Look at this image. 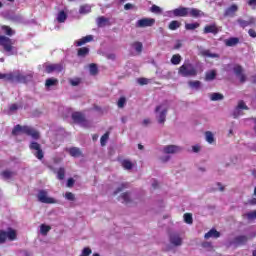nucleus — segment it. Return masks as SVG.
Wrapping results in <instances>:
<instances>
[{
  "label": "nucleus",
  "instance_id": "774afa93",
  "mask_svg": "<svg viewBox=\"0 0 256 256\" xmlns=\"http://www.w3.org/2000/svg\"><path fill=\"white\" fill-rule=\"evenodd\" d=\"M150 124V119H144L143 120V125L144 126H147V125H149Z\"/></svg>",
  "mask_w": 256,
  "mask_h": 256
},
{
  "label": "nucleus",
  "instance_id": "39448f33",
  "mask_svg": "<svg viewBox=\"0 0 256 256\" xmlns=\"http://www.w3.org/2000/svg\"><path fill=\"white\" fill-rule=\"evenodd\" d=\"M15 40H11L10 38L0 35V46L3 47L4 51L10 53L14 49Z\"/></svg>",
  "mask_w": 256,
  "mask_h": 256
},
{
  "label": "nucleus",
  "instance_id": "f704fd0d",
  "mask_svg": "<svg viewBox=\"0 0 256 256\" xmlns=\"http://www.w3.org/2000/svg\"><path fill=\"white\" fill-rule=\"evenodd\" d=\"M180 62H182V56H180V54H174L170 59V63H172V65H179Z\"/></svg>",
  "mask_w": 256,
  "mask_h": 256
},
{
  "label": "nucleus",
  "instance_id": "f03ea898",
  "mask_svg": "<svg viewBox=\"0 0 256 256\" xmlns=\"http://www.w3.org/2000/svg\"><path fill=\"white\" fill-rule=\"evenodd\" d=\"M178 75L183 78L195 77L198 75V70L192 63L187 62L178 68Z\"/></svg>",
  "mask_w": 256,
  "mask_h": 256
},
{
  "label": "nucleus",
  "instance_id": "e2e57ef3",
  "mask_svg": "<svg viewBox=\"0 0 256 256\" xmlns=\"http://www.w3.org/2000/svg\"><path fill=\"white\" fill-rule=\"evenodd\" d=\"M247 4L249 7H256V0H248Z\"/></svg>",
  "mask_w": 256,
  "mask_h": 256
},
{
  "label": "nucleus",
  "instance_id": "c03bdc74",
  "mask_svg": "<svg viewBox=\"0 0 256 256\" xmlns=\"http://www.w3.org/2000/svg\"><path fill=\"white\" fill-rule=\"evenodd\" d=\"M91 10H92V8H90L89 5H82V6H80L79 13L87 14V13H90Z\"/></svg>",
  "mask_w": 256,
  "mask_h": 256
},
{
  "label": "nucleus",
  "instance_id": "69168bd1",
  "mask_svg": "<svg viewBox=\"0 0 256 256\" xmlns=\"http://www.w3.org/2000/svg\"><path fill=\"white\" fill-rule=\"evenodd\" d=\"M248 204L252 206L256 205V198H252L251 200H248Z\"/></svg>",
  "mask_w": 256,
  "mask_h": 256
},
{
  "label": "nucleus",
  "instance_id": "6e6d98bb",
  "mask_svg": "<svg viewBox=\"0 0 256 256\" xmlns=\"http://www.w3.org/2000/svg\"><path fill=\"white\" fill-rule=\"evenodd\" d=\"M65 199L69 201H75V196L72 192H66L65 193Z\"/></svg>",
  "mask_w": 256,
  "mask_h": 256
},
{
  "label": "nucleus",
  "instance_id": "5fc2aeb1",
  "mask_svg": "<svg viewBox=\"0 0 256 256\" xmlns=\"http://www.w3.org/2000/svg\"><path fill=\"white\" fill-rule=\"evenodd\" d=\"M150 11H151V13L160 14L161 8L158 7L156 4H153V6H151V8H150Z\"/></svg>",
  "mask_w": 256,
  "mask_h": 256
},
{
  "label": "nucleus",
  "instance_id": "c756f323",
  "mask_svg": "<svg viewBox=\"0 0 256 256\" xmlns=\"http://www.w3.org/2000/svg\"><path fill=\"white\" fill-rule=\"evenodd\" d=\"M216 76H217L216 70H210V71L206 72L204 80L205 81H213L216 79Z\"/></svg>",
  "mask_w": 256,
  "mask_h": 256
},
{
  "label": "nucleus",
  "instance_id": "8fccbe9b",
  "mask_svg": "<svg viewBox=\"0 0 256 256\" xmlns=\"http://www.w3.org/2000/svg\"><path fill=\"white\" fill-rule=\"evenodd\" d=\"M206 141L208 144H213L214 142V135L210 131H206Z\"/></svg>",
  "mask_w": 256,
  "mask_h": 256
},
{
  "label": "nucleus",
  "instance_id": "ddd939ff",
  "mask_svg": "<svg viewBox=\"0 0 256 256\" xmlns=\"http://www.w3.org/2000/svg\"><path fill=\"white\" fill-rule=\"evenodd\" d=\"M170 244L173 246H182L183 238L178 233H172L169 237Z\"/></svg>",
  "mask_w": 256,
  "mask_h": 256
},
{
  "label": "nucleus",
  "instance_id": "9d476101",
  "mask_svg": "<svg viewBox=\"0 0 256 256\" xmlns=\"http://www.w3.org/2000/svg\"><path fill=\"white\" fill-rule=\"evenodd\" d=\"M233 72H234V75L237 76V78L241 84L246 83L247 76H246V74H244V69H243L242 65H234Z\"/></svg>",
  "mask_w": 256,
  "mask_h": 256
},
{
  "label": "nucleus",
  "instance_id": "bb28decb",
  "mask_svg": "<svg viewBox=\"0 0 256 256\" xmlns=\"http://www.w3.org/2000/svg\"><path fill=\"white\" fill-rule=\"evenodd\" d=\"M69 155H71L74 158H79L82 156L81 149H79L77 147L69 148Z\"/></svg>",
  "mask_w": 256,
  "mask_h": 256
},
{
  "label": "nucleus",
  "instance_id": "aec40b11",
  "mask_svg": "<svg viewBox=\"0 0 256 256\" xmlns=\"http://www.w3.org/2000/svg\"><path fill=\"white\" fill-rule=\"evenodd\" d=\"M188 15L191 18H200L205 16V13H203L201 10H198L197 8H189Z\"/></svg>",
  "mask_w": 256,
  "mask_h": 256
},
{
  "label": "nucleus",
  "instance_id": "338daca9",
  "mask_svg": "<svg viewBox=\"0 0 256 256\" xmlns=\"http://www.w3.org/2000/svg\"><path fill=\"white\" fill-rule=\"evenodd\" d=\"M199 150H201V148L198 145L192 147V151H194V153H198Z\"/></svg>",
  "mask_w": 256,
  "mask_h": 256
},
{
  "label": "nucleus",
  "instance_id": "ea45409f",
  "mask_svg": "<svg viewBox=\"0 0 256 256\" xmlns=\"http://www.w3.org/2000/svg\"><path fill=\"white\" fill-rule=\"evenodd\" d=\"M132 47H134L135 51L138 52V54L142 53L143 44L141 42H134V43H132Z\"/></svg>",
  "mask_w": 256,
  "mask_h": 256
},
{
  "label": "nucleus",
  "instance_id": "13d9d810",
  "mask_svg": "<svg viewBox=\"0 0 256 256\" xmlns=\"http://www.w3.org/2000/svg\"><path fill=\"white\" fill-rule=\"evenodd\" d=\"M70 83H71L72 87H77L79 84H81V79L71 80Z\"/></svg>",
  "mask_w": 256,
  "mask_h": 256
},
{
  "label": "nucleus",
  "instance_id": "09e8293b",
  "mask_svg": "<svg viewBox=\"0 0 256 256\" xmlns=\"http://www.w3.org/2000/svg\"><path fill=\"white\" fill-rule=\"evenodd\" d=\"M90 74H91L92 76H96V75L98 74V67H97V65L94 64V63H91V64H90Z\"/></svg>",
  "mask_w": 256,
  "mask_h": 256
},
{
  "label": "nucleus",
  "instance_id": "de8ad7c7",
  "mask_svg": "<svg viewBox=\"0 0 256 256\" xmlns=\"http://www.w3.org/2000/svg\"><path fill=\"white\" fill-rule=\"evenodd\" d=\"M189 87H191L192 89H199L201 87V82H199L198 80L196 81H191L188 82Z\"/></svg>",
  "mask_w": 256,
  "mask_h": 256
},
{
  "label": "nucleus",
  "instance_id": "a18cd8bd",
  "mask_svg": "<svg viewBox=\"0 0 256 256\" xmlns=\"http://www.w3.org/2000/svg\"><path fill=\"white\" fill-rule=\"evenodd\" d=\"M184 222L189 225L193 224V214H189V213L184 214Z\"/></svg>",
  "mask_w": 256,
  "mask_h": 256
},
{
  "label": "nucleus",
  "instance_id": "f257e3e1",
  "mask_svg": "<svg viewBox=\"0 0 256 256\" xmlns=\"http://www.w3.org/2000/svg\"><path fill=\"white\" fill-rule=\"evenodd\" d=\"M19 133L30 136L31 139H34L35 141L40 140V132L31 126L16 125L14 129H12V135L18 136Z\"/></svg>",
  "mask_w": 256,
  "mask_h": 256
},
{
  "label": "nucleus",
  "instance_id": "5701e85b",
  "mask_svg": "<svg viewBox=\"0 0 256 256\" xmlns=\"http://www.w3.org/2000/svg\"><path fill=\"white\" fill-rule=\"evenodd\" d=\"M93 41V35H87L83 37L82 39L75 42L76 47H81L82 45H85L86 43H90Z\"/></svg>",
  "mask_w": 256,
  "mask_h": 256
},
{
  "label": "nucleus",
  "instance_id": "6ab92c4d",
  "mask_svg": "<svg viewBox=\"0 0 256 256\" xmlns=\"http://www.w3.org/2000/svg\"><path fill=\"white\" fill-rule=\"evenodd\" d=\"M182 149L179 146L176 145H167L164 148V153L165 154H175L179 153Z\"/></svg>",
  "mask_w": 256,
  "mask_h": 256
},
{
  "label": "nucleus",
  "instance_id": "4d7b16f0",
  "mask_svg": "<svg viewBox=\"0 0 256 256\" xmlns=\"http://www.w3.org/2000/svg\"><path fill=\"white\" fill-rule=\"evenodd\" d=\"M138 84H139L140 86L147 85V84H149V79H146V78H139V79H138Z\"/></svg>",
  "mask_w": 256,
  "mask_h": 256
},
{
  "label": "nucleus",
  "instance_id": "58836bf2",
  "mask_svg": "<svg viewBox=\"0 0 256 256\" xmlns=\"http://www.w3.org/2000/svg\"><path fill=\"white\" fill-rule=\"evenodd\" d=\"M224 99L223 94L214 92L211 94V101H222Z\"/></svg>",
  "mask_w": 256,
  "mask_h": 256
},
{
  "label": "nucleus",
  "instance_id": "f8f14e48",
  "mask_svg": "<svg viewBox=\"0 0 256 256\" xmlns=\"http://www.w3.org/2000/svg\"><path fill=\"white\" fill-rule=\"evenodd\" d=\"M63 69H64V66L62 63L49 64V65H46L45 72L48 74H51L54 72L61 73Z\"/></svg>",
  "mask_w": 256,
  "mask_h": 256
},
{
  "label": "nucleus",
  "instance_id": "dca6fc26",
  "mask_svg": "<svg viewBox=\"0 0 256 256\" xmlns=\"http://www.w3.org/2000/svg\"><path fill=\"white\" fill-rule=\"evenodd\" d=\"M237 23L241 28L245 29L247 26L255 25V18L249 17L248 21H245L242 18H238Z\"/></svg>",
  "mask_w": 256,
  "mask_h": 256
},
{
  "label": "nucleus",
  "instance_id": "4be33fe9",
  "mask_svg": "<svg viewBox=\"0 0 256 256\" xmlns=\"http://www.w3.org/2000/svg\"><path fill=\"white\" fill-rule=\"evenodd\" d=\"M248 242V237L241 235V236H236L233 239V243L238 245V246H242L244 244H246Z\"/></svg>",
  "mask_w": 256,
  "mask_h": 256
},
{
  "label": "nucleus",
  "instance_id": "6e6552de",
  "mask_svg": "<svg viewBox=\"0 0 256 256\" xmlns=\"http://www.w3.org/2000/svg\"><path fill=\"white\" fill-rule=\"evenodd\" d=\"M38 201L44 204H55L56 201L52 197L48 196V192L45 190H39L38 195H37Z\"/></svg>",
  "mask_w": 256,
  "mask_h": 256
},
{
  "label": "nucleus",
  "instance_id": "a211bd4d",
  "mask_svg": "<svg viewBox=\"0 0 256 256\" xmlns=\"http://www.w3.org/2000/svg\"><path fill=\"white\" fill-rule=\"evenodd\" d=\"M72 120L78 124H83L86 122L85 116L81 112L72 113Z\"/></svg>",
  "mask_w": 256,
  "mask_h": 256
},
{
  "label": "nucleus",
  "instance_id": "f3484780",
  "mask_svg": "<svg viewBox=\"0 0 256 256\" xmlns=\"http://www.w3.org/2000/svg\"><path fill=\"white\" fill-rule=\"evenodd\" d=\"M203 33L217 35L218 27L216 24L206 25V26H204Z\"/></svg>",
  "mask_w": 256,
  "mask_h": 256
},
{
  "label": "nucleus",
  "instance_id": "052dcab7",
  "mask_svg": "<svg viewBox=\"0 0 256 256\" xmlns=\"http://www.w3.org/2000/svg\"><path fill=\"white\" fill-rule=\"evenodd\" d=\"M248 35H249V37H252V38H256V32H255V30H253V29H249L248 30Z\"/></svg>",
  "mask_w": 256,
  "mask_h": 256
},
{
  "label": "nucleus",
  "instance_id": "864d4df0",
  "mask_svg": "<svg viewBox=\"0 0 256 256\" xmlns=\"http://www.w3.org/2000/svg\"><path fill=\"white\" fill-rule=\"evenodd\" d=\"M92 255V249H90L89 247H84V249L82 250V254H80V256H90Z\"/></svg>",
  "mask_w": 256,
  "mask_h": 256
},
{
  "label": "nucleus",
  "instance_id": "0eeeda50",
  "mask_svg": "<svg viewBox=\"0 0 256 256\" xmlns=\"http://www.w3.org/2000/svg\"><path fill=\"white\" fill-rule=\"evenodd\" d=\"M248 106L246 105V102L243 100L238 101L237 106L234 108L232 117L233 119H238L240 116L243 115V110L248 111Z\"/></svg>",
  "mask_w": 256,
  "mask_h": 256
},
{
  "label": "nucleus",
  "instance_id": "72a5a7b5",
  "mask_svg": "<svg viewBox=\"0 0 256 256\" xmlns=\"http://www.w3.org/2000/svg\"><path fill=\"white\" fill-rule=\"evenodd\" d=\"M58 83H59V81L57 79L49 78V79H46L45 87L46 88H51L53 86H56Z\"/></svg>",
  "mask_w": 256,
  "mask_h": 256
},
{
  "label": "nucleus",
  "instance_id": "49530a36",
  "mask_svg": "<svg viewBox=\"0 0 256 256\" xmlns=\"http://www.w3.org/2000/svg\"><path fill=\"white\" fill-rule=\"evenodd\" d=\"M243 218H247L248 220L256 219V210L255 211H250L247 214L243 215Z\"/></svg>",
  "mask_w": 256,
  "mask_h": 256
},
{
  "label": "nucleus",
  "instance_id": "393cba45",
  "mask_svg": "<svg viewBox=\"0 0 256 256\" xmlns=\"http://www.w3.org/2000/svg\"><path fill=\"white\" fill-rule=\"evenodd\" d=\"M200 55L202 57H208V58H211V59H218V58H220L219 54L212 53V52H210V50H202V52H200Z\"/></svg>",
  "mask_w": 256,
  "mask_h": 256
},
{
  "label": "nucleus",
  "instance_id": "0e129e2a",
  "mask_svg": "<svg viewBox=\"0 0 256 256\" xmlns=\"http://www.w3.org/2000/svg\"><path fill=\"white\" fill-rule=\"evenodd\" d=\"M133 9V4L127 3L124 5V10H132Z\"/></svg>",
  "mask_w": 256,
  "mask_h": 256
},
{
  "label": "nucleus",
  "instance_id": "7ed1b4c3",
  "mask_svg": "<svg viewBox=\"0 0 256 256\" xmlns=\"http://www.w3.org/2000/svg\"><path fill=\"white\" fill-rule=\"evenodd\" d=\"M31 79H32V75H23L19 71L11 72L7 74V77H6V81L18 82L23 84H26Z\"/></svg>",
  "mask_w": 256,
  "mask_h": 256
},
{
  "label": "nucleus",
  "instance_id": "2f4dec72",
  "mask_svg": "<svg viewBox=\"0 0 256 256\" xmlns=\"http://www.w3.org/2000/svg\"><path fill=\"white\" fill-rule=\"evenodd\" d=\"M1 30H3L5 35H7L9 37H11L15 34V31L10 26H7V25L1 26Z\"/></svg>",
  "mask_w": 256,
  "mask_h": 256
},
{
  "label": "nucleus",
  "instance_id": "412c9836",
  "mask_svg": "<svg viewBox=\"0 0 256 256\" xmlns=\"http://www.w3.org/2000/svg\"><path fill=\"white\" fill-rule=\"evenodd\" d=\"M17 175V172L11 171V170H4L0 172V176L4 179V180H11L13 179L14 176Z\"/></svg>",
  "mask_w": 256,
  "mask_h": 256
},
{
  "label": "nucleus",
  "instance_id": "a878e982",
  "mask_svg": "<svg viewBox=\"0 0 256 256\" xmlns=\"http://www.w3.org/2000/svg\"><path fill=\"white\" fill-rule=\"evenodd\" d=\"M239 42H240L239 38H236V37H232L224 41L226 47H234L238 45Z\"/></svg>",
  "mask_w": 256,
  "mask_h": 256
},
{
  "label": "nucleus",
  "instance_id": "c9c22d12",
  "mask_svg": "<svg viewBox=\"0 0 256 256\" xmlns=\"http://www.w3.org/2000/svg\"><path fill=\"white\" fill-rule=\"evenodd\" d=\"M180 26H182V24L179 21L174 20L170 21L168 28L170 31H175L176 29H179Z\"/></svg>",
  "mask_w": 256,
  "mask_h": 256
},
{
  "label": "nucleus",
  "instance_id": "20e7f679",
  "mask_svg": "<svg viewBox=\"0 0 256 256\" xmlns=\"http://www.w3.org/2000/svg\"><path fill=\"white\" fill-rule=\"evenodd\" d=\"M16 241L17 240V230L13 228H7V231L0 230V244L6 243V241Z\"/></svg>",
  "mask_w": 256,
  "mask_h": 256
},
{
  "label": "nucleus",
  "instance_id": "b1692460",
  "mask_svg": "<svg viewBox=\"0 0 256 256\" xmlns=\"http://www.w3.org/2000/svg\"><path fill=\"white\" fill-rule=\"evenodd\" d=\"M210 238H220V232H218L216 229H211L206 234H204V239L208 240Z\"/></svg>",
  "mask_w": 256,
  "mask_h": 256
},
{
  "label": "nucleus",
  "instance_id": "cd10ccee",
  "mask_svg": "<svg viewBox=\"0 0 256 256\" xmlns=\"http://www.w3.org/2000/svg\"><path fill=\"white\" fill-rule=\"evenodd\" d=\"M106 25H109V19L108 18H105L104 16H100V17L97 18V26L99 28H103Z\"/></svg>",
  "mask_w": 256,
  "mask_h": 256
},
{
  "label": "nucleus",
  "instance_id": "7c9ffc66",
  "mask_svg": "<svg viewBox=\"0 0 256 256\" xmlns=\"http://www.w3.org/2000/svg\"><path fill=\"white\" fill-rule=\"evenodd\" d=\"M57 22L58 23H64L66 22L67 20V14L66 12H64V10H61L60 12H58V15H57Z\"/></svg>",
  "mask_w": 256,
  "mask_h": 256
},
{
  "label": "nucleus",
  "instance_id": "2eb2a0df",
  "mask_svg": "<svg viewBox=\"0 0 256 256\" xmlns=\"http://www.w3.org/2000/svg\"><path fill=\"white\" fill-rule=\"evenodd\" d=\"M238 10L239 7L237 6V4H232L228 8H226L224 12V17L234 18Z\"/></svg>",
  "mask_w": 256,
  "mask_h": 256
},
{
  "label": "nucleus",
  "instance_id": "9b49d317",
  "mask_svg": "<svg viewBox=\"0 0 256 256\" xmlns=\"http://www.w3.org/2000/svg\"><path fill=\"white\" fill-rule=\"evenodd\" d=\"M155 23H156V19L154 18H142L136 22V27L138 28L152 27Z\"/></svg>",
  "mask_w": 256,
  "mask_h": 256
},
{
  "label": "nucleus",
  "instance_id": "37998d69",
  "mask_svg": "<svg viewBox=\"0 0 256 256\" xmlns=\"http://www.w3.org/2000/svg\"><path fill=\"white\" fill-rule=\"evenodd\" d=\"M65 174H66V171L64 170L63 167L58 168L57 179L58 180H64Z\"/></svg>",
  "mask_w": 256,
  "mask_h": 256
},
{
  "label": "nucleus",
  "instance_id": "c85d7f7f",
  "mask_svg": "<svg viewBox=\"0 0 256 256\" xmlns=\"http://www.w3.org/2000/svg\"><path fill=\"white\" fill-rule=\"evenodd\" d=\"M52 230L50 225L47 224H41V226H39V231L41 233V235L47 236L48 233Z\"/></svg>",
  "mask_w": 256,
  "mask_h": 256
},
{
  "label": "nucleus",
  "instance_id": "423d86ee",
  "mask_svg": "<svg viewBox=\"0 0 256 256\" xmlns=\"http://www.w3.org/2000/svg\"><path fill=\"white\" fill-rule=\"evenodd\" d=\"M159 112V113H158ZM155 113L157 114V120L159 124H164L167 118L168 108L164 104L155 107Z\"/></svg>",
  "mask_w": 256,
  "mask_h": 256
},
{
  "label": "nucleus",
  "instance_id": "473e14b6",
  "mask_svg": "<svg viewBox=\"0 0 256 256\" xmlns=\"http://www.w3.org/2000/svg\"><path fill=\"white\" fill-rule=\"evenodd\" d=\"M199 26H201V24H199L198 22L186 23L185 24V30H187V31H194L195 29H198Z\"/></svg>",
  "mask_w": 256,
  "mask_h": 256
},
{
  "label": "nucleus",
  "instance_id": "bf43d9fd",
  "mask_svg": "<svg viewBox=\"0 0 256 256\" xmlns=\"http://www.w3.org/2000/svg\"><path fill=\"white\" fill-rule=\"evenodd\" d=\"M74 184H75V181H74L73 178H69V179L67 180V187H68V188H72V187L74 186Z\"/></svg>",
  "mask_w": 256,
  "mask_h": 256
},
{
  "label": "nucleus",
  "instance_id": "603ef678",
  "mask_svg": "<svg viewBox=\"0 0 256 256\" xmlns=\"http://www.w3.org/2000/svg\"><path fill=\"white\" fill-rule=\"evenodd\" d=\"M124 105H126V98L124 97L119 98L117 102L118 108L123 109Z\"/></svg>",
  "mask_w": 256,
  "mask_h": 256
},
{
  "label": "nucleus",
  "instance_id": "79ce46f5",
  "mask_svg": "<svg viewBox=\"0 0 256 256\" xmlns=\"http://www.w3.org/2000/svg\"><path fill=\"white\" fill-rule=\"evenodd\" d=\"M120 198L123 199V203L125 205H127L131 202L130 194L128 192H125V193L121 194Z\"/></svg>",
  "mask_w": 256,
  "mask_h": 256
},
{
  "label": "nucleus",
  "instance_id": "e433bc0d",
  "mask_svg": "<svg viewBox=\"0 0 256 256\" xmlns=\"http://www.w3.org/2000/svg\"><path fill=\"white\" fill-rule=\"evenodd\" d=\"M121 166L125 169V170H131L133 169V163L130 160H123V162L121 163Z\"/></svg>",
  "mask_w": 256,
  "mask_h": 256
},
{
  "label": "nucleus",
  "instance_id": "4c0bfd02",
  "mask_svg": "<svg viewBox=\"0 0 256 256\" xmlns=\"http://www.w3.org/2000/svg\"><path fill=\"white\" fill-rule=\"evenodd\" d=\"M89 54V48L82 47L78 49V57H86Z\"/></svg>",
  "mask_w": 256,
  "mask_h": 256
},
{
  "label": "nucleus",
  "instance_id": "680f3d73",
  "mask_svg": "<svg viewBox=\"0 0 256 256\" xmlns=\"http://www.w3.org/2000/svg\"><path fill=\"white\" fill-rule=\"evenodd\" d=\"M18 109H19V107L17 104H13V105L9 106V111H11V112H15Z\"/></svg>",
  "mask_w": 256,
  "mask_h": 256
},
{
  "label": "nucleus",
  "instance_id": "4468645a",
  "mask_svg": "<svg viewBox=\"0 0 256 256\" xmlns=\"http://www.w3.org/2000/svg\"><path fill=\"white\" fill-rule=\"evenodd\" d=\"M190 11V8H186V7H179L176 8L172 11L174 17H180V18H184L188 16V13Z\"/></svg>",
  "mask_w": 256,
  "mask_h": 256
},
{
  "label": "nucleus",
  "instance_id": "a19ab883",
  "mask_svg": "<svg viewBox=\"0 0 256 256\" xmlns=\"http://www.w3.org/2000/svg\"><path fill=\"white\" fill-rule=\"evenodd\" d=\"M124 189H128V183H123L116 190H114L113 195L116 196L117 194L121 193Z\"/></svg>",
  "mask_w": 256,
  "mask_h": 256
},
{
  "label": "nucleus",
  "instance_id": "3c124183",
  "mask_svg": "<svg viewBox=\"0 0 256 256\" xmlns=\"http://www.w3.org/2000/svg\"><path fill=\"white\" fill-rule=\"evenodd\" d=\"M108 139H109V132H106L104 135L101 136V146L102 147L107 145Z\"/></svg>",
  "mask_w": 256,
  "mask_h": 256
},
{
  "label": "nucleus",
  "instance_id": "1a4fd4ad",
  "mask_svg": "<svg viewBox=\"0 0 256 256\" xmlns=\"http://www.w3.org/2000/svg\"><path fill=\"white\" fill-rule=\"evenodd\" d=\"M28 148H30V150L36 151L34 153L35 158H37L40 161L43 160L44 152H43V149H41V145L38 142H30V145H28Z\"/></svg>",
  "mask_w": 256,
  "mask_h": 256
}]
</instances>
